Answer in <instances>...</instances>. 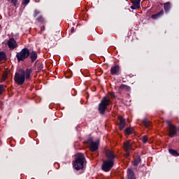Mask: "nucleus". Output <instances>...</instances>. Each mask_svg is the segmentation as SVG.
<instances>
[{"label":"nucleus","mask_w":179,"mask_h":179,"mask_svg":"<svg viewBox=\"0 0 179 179\" xmlns=\"http://www.w3.org/2000/svg\"><path fill=\"white\" fill-rule=\"evenodd\" d=\"M31 72H33L31 69H27L26 71L21 69L18 72L15 73L14 77L15 83L19 85H23L26 79L28 80L31 78Z\"/></svg>","instance_id":"1"},{"label":"nucleus","mask_w":179,"mask_h":179,"mask_svg":"<svg viewBox=\"0 0 179 179\" xmlns=\"http://www.w3.org/2000/svg\"><path fill=\"white\" fill-rule=\"evenodd\" d=\"M106 156L110 159L103 162L102 170H103V171H110V170H111L113 168V166H114V161L113 159L114 157H115V156H114V153L112 152L111 150H106Z\"/></svg>","instance_id":"2"},{"label":"nucleus","mask_w":179,"mask_h":179,"mask_svg":"<svg viewBox=\"0 0 179 179\" xmlns=\"http://www.w3.org/2000/svg\"><path fill=\"white\" fill-rule=\"evenodd\" d=\"M73 166L76 170H82L86 166V159L82 153H78L76 155V160Z\"/></svg>","instance_id":"3"},{"label":"nucleus","mask_w":179,"mask_h":179,"mask_svg":"<svg viewBox=\"0 0 179 179\" xmlns=\"http://www.w3.org/2000/svg\"><path fill=\"white\" fill-rule=\"evenodd\" d=\"M110 104H111L110 96H104L99 104V111L100 114H104V113H106V110H107V107H108Z\"/></svg>","instance_id":"4"},{"label":"nucleus","mask_w":179,"mask_h":179,"mask_svg":"<svg viewBox=\"0 0 179 179\" xmlns=\"http://www.w3.org/2000/svg\"><path fill=\"white\" fill-rule=\"evenodd\" d=\"M30 52L29 51V49L24 48L20 52L17 53L16 57L18 62H20V61H24L26 58H28Z\"/></svg>","instance_id":"5"},{"label":"nucleus","mask_w":179,"mask_h":179,"mask_svg":"<svg viewBox=\"0 0 179 179\" xmlns=\"http://www.w3.org/2000/svg\"><path fill=\"white\" fill-rule=\"evenodd\" d=\"M87 143L90 145V150L91 152H96L99 149V141L94 142L93 141V138H89Z\"/></svg>","instance_id":"6"},{"label":"nucleus","mask_w":179,"mask_h":179,"mask_svg":"<svg viewBox=\"0 0 179 179\" xmlns=\"http://www.w3.org/2000/svg\"><path fill=\"white\" fill-rule=\"evenodd\" d=\"M169 136L170 138H174L176 135H177V128H176V126L169 124Z\"/></svg>","instance_id":"7"},{"label":"nucleus","mask_w":179,"mask_h":179,"mask_svg":"<svg viewBox=\"0 0 179 179\" xmlns=\"http://www.w3.org/2000/svg\"><path fill=\"white\" fill-rule=\"evenodd\" d=\"M7 45L10 50H15V48L17 47V43L13 38H11L8 41Z\"/></svg>","instance_id":"8"},{"label":"nucleus","mask_w":179,"mask_h":179,"mask_svg":"<svg viewBox=\"0 0 179 179\" xmlns=\"http://www.w3.org/2000/svg\"><path fill=\"white\" fill-rule=\"evenodd\" d=\"M141 0L131 1L132 5L131 6V9H139V8H141Z\"/></svg>","instance_id":"9"},{"label":"nucleus","mask_w":179,"mask_h":179,"mask_svg":"<svg viewBox=\"0 0 179 179\" xmlns=\"http://www.w3.org/2000/svg\"><path fill=\"white\" fill-rule=\"evenodd\" d=\"M118 120L120 121L119 129H120V131H122L124 128H125V119H124L122 116H118Z\"/></svg>","instance_id":"10"},{"label":"nucleus","mask_w":179,"mask_h":179,"mask_svg":"<svg viewBox=\"0 0 179 179\" xmlns=\"http://www.w3.org/2000/svg\"><path fill=\"white\" fill-rule=\"evenodd\" d=\"M123 149L125 150V152L132 150V144L131 143L130 141H128L124 143Z\"/></svg>","instance_id":"11"},{"label":"nucleus","mask_w":179,"mask_h":179,"mask_svg":"<svg viewBox=\"0 0 179 179\" xmlns=\"http://www.w3.org/2000/svg\"><path fill=\"white\" fill-rule=\"evenodd\" d=\"M120 72V66L115 65V66L112 67L110 69L111 75H117Z\"/></svg>","instance_id":"12"},{"label":"nucleus","mask_w":179,"mask_h":179,"mask_svg":"<svg viewBox=\"0 0 179 179\" xmlns=\"http://www.w3.org/2000/svg\"><path fill=\"white\" fill-rule=\"evenodd\" d=\"M164 13V11L161 10L159 13L155 14V15H152L151 16V19H153L154 20H156V19H159V17H160V16H163Z\"/></svg>","instance_id":"13"},{"label":"nucleus","mask_w":179,"mask_h":179,"mask_svg":"<svg viewBox=\"0 0 179 179\" xmlns=\"http://www.w3.org/2000/svg\"><path fill=\"white\" fill-rule=\"evenodd\" d=\"M29 57L32 61V62H34L36 59H37V53L34 51H32L29 53Z\"/></svg>","instance_id":"14"},{"label":"nucleus","mask_w":179,"mask_h":179,"mask_svg":"<svg viewBox=\"0 0 179 179\" xmlns=\"http://www.w3.org/2000/svg\"><path fill=\"white\" fill-rule=\"evenodd\" d=\"M124 134L126 135H131V134H134V128L128 127L124 129Z\"/></svg>","instance_id":"15"},{"label":"nucleus","mask_w":179,"mask_h":179,"mask_svg":"<svg viewBox=\"0 0 179 179\" xmlns=\"http://www.w3.org/2000/svg\"><path fill=\"white\" fill-rule=\"evenodd\" d=\"M127 177L129 179L135 178V176L134 175V171L131 169L127 170Z\"/></svg>","instance_id":"16"},{"label":"nucleus","mask_w":179,"mask_h":179,"mask_svg":"<svg viewBox=\"0 0 179 179\" xmlns=\"http://www.w3.org/2000/svg\"><path fill=\"white\" fill-rule=\"evenodd\" d=\"M6 60V54L3 52H0V62Z\"/></svg>","instance_id":"17"},{"label":"nucleus","mask_w":179,"mask_h":179,"mask_svg":"<svg viewBox=\"0 0 179 179\" xmlns=\"http://www.w3.org/2000/svg\"><path fill=\"white\" fill-rule=\"evenodd\" d=\"M143 122L146 128H149V127H150V125H152V123L150 121H148V119H144L143 120Z\"/></svg>","instance_id":"18"},{"label":"nucleus","mask_w":179,"mask_h":179,"mask_svg":"<svg viewBox=\"0 0 179 179\" xmlns=\"http://www.w3.org/2000/svg\"><path fill=\"white\" fill-rule=\"evenodd\" d=\"M169 152L171 155H172V156H179V153L178 152H177V150H173V149H169Z\"/></svg>","instance_id":"19"},{"label":"nucleus","mask_w":179,"mask_h":179,"mask_svg":"<svg viewBox=\"0 0 179 179\" xmlns=\"http://www.w3.org/2000/svg\"><path fill=\"white\" fill-rule=\"evenodd\" d=\"M170 8H171L170 3H164V9L165 12H169V10H170Z\"/></svg>","instance_id":"20"},{"label":"nucleus","mask_w":179,"mask_h":179,"mask_svg":"<svg viewBox=\"0 0 179 179\" xmlns=\"http://www.w3.org/2000/svg\"><path fill=\"white\" fill-rule=\"evenodd\" d=\"M10 1L13 6H17L19 5V0H8Z\"/></svg>","instance_id":"21"},{"label":"nucleus","mask_w":179,"mask_h":179,"mask_svg":"<svg viewBox=\"0 0 179 179\" xmlns=\"http://www.w3.org/2000/svg\"><path fill=\"white\" fill-rule=\"evenodd\" d=\"M120 89L121 90H129V87H128V85H122L120 86Z\"/></svg>","instance_id":"22"},{"label":"nucleus","mask_w":179,"mask_h":179,"mask_svg":"<svg viewBox=\"0 0 179 179\" xmlns=\"http://www.w3.org/2000/svg\"><path fill=\"white\" fill-rule=\"evenodd\" d=\"M139 163H141V158H137L134 160V162H133V164L134 166H138Z\"/></svg>","instance_id":"23"},{"label":"nucleus","mask_w":179,"mask_h":179,"mask_svg":"<svg viewBox=\"0 0 179 179\" xmlns=\"http://www.w3.org/2000/svg\"><path fill=\"white\" fill-rule=\"evenodd\" d=\"M8 71H5V72L3 73V76H2V80H6V78H8Z\"/></svg>","instance_id":"24"},{"label":"nucleus","mask_w":179,"mask_h":179,"mask_svg":"<svg viewBox=\"0 0 179 179\" xmlns=\"http://www.w3.org/2000/svg\"><path fill=\"white\" fill-rule=\"evenodd\" d=\"M141 141L143 142V143H146V142H148V136H143L141 138Z\"/></svg>","instance_id":"25"},{"label":"nucleus","mask_w":179,"mask_h":179,"mask_svg":"<svg viewBox=\"0 0 179 179\" xmlns=\"http://www.w3.org/2000/svg\"><path fill=\"white\" fill-rule=\"evenodd\" d=\"M36 20L38 22H39L40 23H43V22H44V17H43V16H39Z\"/></svg>","instance_id":"26"},{"label":"nucleus","mask_w":179,"mask_h":179,"mask_svg":"<svg viewBox=\"0 0 179 179\" xmlns=\"http://www.w3.org/2000/svg\"><path fill=\"white\" fill-rule=\"evenodd\" d=\"M38 15H40V11H38V10H35L34 12V17H36Z\"/></svg>","instance_id":"27"},{"label":"nucleus","mask_w":179,"mask_h":179,"mask_svg":"<svg viewBox=\"0 0 179 179\" xmlns=\"http://www.w3.org/2000/svg\"><path fill=\"white\" fill-rule=\"evenodd\" d=\"M4 91H5V87H3V85H0V94L1 93H3Z\"/></svg>","instance_id":"28"},{"label":"nucleus","mask_w":179,"mask_h":179,"mask_svg":"<svg viewBox=\"0 0 179 179\" xmlns=\"http://www.w3.org/2000/svg\"><path fill=\"white\" fill-rule=\"evenodd\" d=\"M109 96L111 97V99L115 98V95L113 92L109 93Z\"/></svg>","instance_id":"29"},{"label":"nucleus","mask_w":179,"mask_h":179,"mask_svg":"<svg viewBox=\"0 0 179 179\" xmlns=\"http://www.w3.org/2000/svg\"><path fill=\"white\" fill-rule=\"evenodd\" d=\"M23 1H24V5H27L30 2V0H23Z\"/></svg>","instance_id":"30"},{"label":"nucleus","mask_w":179,"mask_h":179,"mask_svg":"<svg viewBox=\"0 0 179 179\" xmlns=\"http://www.w3.org/2000/svg\"><path fill=\"white\" fill-rule=\"evenodd\" d=\"M124 157H129V153H126L125 155H124Z\"/></svg>","instance_id":"31"},{"label":"nucleus","mask_w":179,"mask_h":179,"mask_svg":"<svg viewBox=\"0 0 179 179\" xmlns=\"http://www.w3.org/2000/svg\"><path fill=\"white\" fill-rule=\"evenodd\" d=\"M71 33H73V29H71Z\"/></svg>","instance_id":"32"},{"label":"nucleus","mask_w":179,"mask_h":179,"mask_svg":"<svg viewBox=\"0 0 179 179\" xmlns=\"http://www.w3.org/2000/svg\"><path fill=\"white\" fill-rule=\"evenodd\" d=\"M0 29H1V24H0Z\"/></svg>","instance_id":"33"}]
</instances>
